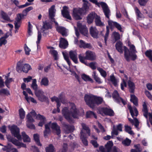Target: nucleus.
I'll list each match as a JSON object with an SVG mask.
<instances>
[{
  "label": "nucleus",
  "instance_id": "9",
  "mask_svg": "<svg viewBox=\"0 0 152 152\" xmlns=\"http://www.w3.org/2000/svg\"><path fill=\"white\" fill-rule=\"evenodd\" d=\"M39 100L41 102H49L48 98L44 95V92L41 89H39V91L35 94Z\"/></svg>",
  "mask_w": 152,
  "mask_h": 152
},
{
  "label": "nucleus",
  "instance_id": "61",
  "mask_svg": "<svg viewBox=\"0 0 152 152\" xmlns=\"http://www.w3.org/2000/svg\"><path fill=\"white\" fill-rule=\"evenodd\" d=\"M42 38V34L39 31L38 32V35H37V41L36 42L37 45L39 44L40 40H41Z\"/></svg>",
  "mask_w": 152,
  "mask_h": 152
},
{
  "label": "nucleus",
  "instance_id": "44",
  "mask_svg": "<svg viewBox=\"0 0 152 152\" xmlns=\"http://www.w3.org/2000/svg\"><path fill=\"white\" fill-rule=\"evenodd\" d=\"M145 54L146 56L152 62V50L150 49L147 50L145 52Z\"/></svg>",
  "mask_w": 152,
  "mask_h": 152
},
{
  "label": "nucleus",
  "instance_id": "15",
  "mask_svg": "<svg viewBox=\"0 0 152 152\" xmlns=\"http://www.w3.org/2000/svg\"><path fill=\"white\" fill-rule=\"evenodd\" d=\"M68 7L65 6L63 7V10L61 11V14L63 17L70 20H71L72 18L69 14V11L67 10Z\"/></svg>",
  "mask_w": 152,
  "mask_h": 152
},
{
  "label": "nucleus",
  "instance_id": "32",
  "mask_svg": "<svg viewBox=\"0 0 152 152\" xmlns=\"http://www.w3.org/2000/svg\"><path fill=\"white\" fill-rule=\"evenodd\" d=\"M45 129L43 132L44 136L45 137H46L50 133L51 130L50 127L48 126V125L45 124Z\"/></svg>",
  "mask_w": 152,
  "mask_h": 152
},
{
  "label": "nucleus",
  "instance_id": "1",
  "mask_svg": "<svg viewBox=\"0 0 152 152\" xmlns=\"http://www.w3.org/2000/svg\"><path fill=\"white\" fill-rule=\"evenodd\" d=\"M123 45L122 42L119 40L117 41L115 46L116 50L121 53H122L123 52ZM128 46L129 47V49L126 46L123 47L124 58L127 62L130 61V60L134 61L137 58V56L136 54L137 52L135 47L134 45L132 44L130 42H128Z\"/></svg>",
  "mask_w": 152,
  "mask_h": 152
},
{
  "label": "nucleus",
  "instance_id": "46",
  "mask_svg": "<svg viewBox=\"0 0 152 152\" xmlns=\"http://www.w3.org/2000/svg\"><path fill=\"white\" fill-rule=\"evenodd\" d=\"M50 53L53 56L54 59L57 60L58 59V53L57 51L55 50H50Z\"/></svg>",
  "mask_w": 152,
  "mask_h": 152
},
{
  "label": "nucleus",
  "instance_id": "19",
  "mask_svg": "<svg viewBox=\"0 0 152 152\" xmlns=\"http://www.w3.org/2000/svg\"><path fill=\"white\" fill-rule=\"evenodd\" d=\"M70 58L75 63L77 64L78 63L77 53L75 51L71 50L69 52Z\"/></svg>",
  "mask_w": 152,
  "mask_h": 152
},
{
  "label": "nucleus",
  "instance_id": "20",
  "mask_svg": "<svg viewBox=\"0 0 152 152\" xmlns=\"http://www.w3.org/2000/svg\"><path fill=\"white\" fill-rule=\"evenodd\" d=\"M78 27L81 34L85 36H87L88 33V31L86 26L81 24L80 26H78Z\"/></svg>",
  "mask_w": 152,
  "mask_h": 152
},
{
  "label": "nucleus",
  "instance_id": "39",
  "mask_svg": "<svg viewBox=\"0 0 152 152\" xmlns=\"http://www.w3.org/2000/svg\"><path fill=\"white\" fill-rule=\"evenodd\" d=\"M46 152H55V148L53 145L51 144L48 145V146L45 148Z\"/></svg>",
  "mask_w": 152,
  "mask_h": 152
},
{
  "label": "nucleus",
  "instance_id": "56",
  "mask_svg": "<svg viewBox=\"0 0 152 152\" xmlns=\"http://www.w3.org/2000/svg\"><path fill=\"white\" fill-rule=\"evenodd\" d=\"M33 122H27L26 125L27 128L32 129H35V125L33 123Z\"/></svg>",
  "mask_w": 152,
  "mask_h": 152
},
{
  "label": "nucleus",
  "instance_id": "25",
  "mask_svg": "<svg viewBox=\"0 0 152 152\" xmlns=\"http://www.w3.org/2000/svg\"><path fill=\"white\" fill-rule=\"evenodd\" d=\"M55 6L53 5L49 10V19H53L55 16Z\"/></svg>",
  "mask_w": 152,
  "mask_h": 152
},
{
  "label": "nucleus",
  "instance_id": "18",
  "mask_svg": "<svg viewBox=\"0 0 152 152\" xmlns=\"http://www.w3.org/2000/svg\"><path fill=\"white\" fill-rule=\"evenodd\" d=\"M68 43L67 40L64 38L61 37L59 44V47L61 48L65 49L68 47Z\"/></svg>",
  "mask_w": 152,
  "mask_h": 152
},
{
  "label": "nucleus",
  "instance_id": "49",
  "mask_svg": "<svg viewBox=\"0 0 152 152\" xmlns=\"http://www.w3.org/2000/svg\"><path fill=\"white\" fill-rule=\"evenodd\" d=\"M19 115L20 118L23 119L25 117V113L23 109L20 108L19 110Z\"/></svg>",
  "mask_w": 152,
  "mask_h": 152
},
{
  "label": "nucleus",
  "instance_id": "5",
  "mask_svg": "<svg viewBox=\"0 0 152 152\" xmlns=\"http://www.w3.org/2000/svg\"><path fill=\"white\" fill-rule=\"evenodd\" d=\"M91 1L95 3L99 7H100V5L103 9V12L106 17L109 19L110 11L106 3L103 2H101L100 3H98L97 1L96 0H91Z\"/></svg>",
  "mask_w": 152,
  "mask_h": 152
},
{
  "label": "nucleus",
  "instance_id": "26",
  "mask_svg": "<svg viewBox=\"0 0 152 152\" xmlns=\"http://www.w3.org/2000/svg\"><path fill=\"white\" fill-rule=\"evenodd\" d=\"M128 86L129 87V91L131 93H134L135 88V86L134 83L130 80L128 82Z\"/></svg>",
  "mask_w": 152,
  "mask_h": 152
},
{
  "label": "nucleus",
  "instance_id": "64",
  "mask_svg": "<svg viewBox=\"0 0 152 152\" xmlns=\"http://www.w3.org/2000/svg\"><path fill=\"white\" fill-rule=\"evenodd\" d=\"M145 93L146 96L152 101V95L150 92L147 90H146L145 91Z\"/></svg>",
  "mask_w": 152,
  "mask_h": 152
},
{
  "label": "nucleus",
  "instance_id": "11",
  "mask_svg": "<svg viewBox=\"0 0 152 152\" xmlns=\"http://www.w3.org/2000/svg\"><path fill=\"white\" fill-rule=\"evenodd\" d=\"M142 106V111L143 112V115L146 119H148V115L149 121L151 124L152 125V113H148L147 105L145 102L144 103Z\"/></svg>",
  "mask_w": 152,
  "mask_h": 152
},
{
  "label": "nucleus",
  "instance_id": "35",
  "mask_svg": "<svg viewBox=\"0 0 152 152\" xmlns=\"http://www.w3.org/2000/svg\"><path fill=\"white\" fill-rule=\"evenodd\" d=\"M23 141L25 142H30V138L26 134L25 132H23L21 133Z\"/></svg>",
  "mask_w": 152,
  "mask_h": 152
},
{
  "label": "nucleus",
  "instance_id": "48",
  "mask_svg": "<svg viewBox=\"0 0 152 152\" xmlns=\"http://www.w3.org/2000/svg\"><path fill=\"white\" fill-rule=\"evenodd\" d=\"M110 32V29L109 27L108 26H106V31L105 34V35L104 36V43L106 45H107V40L109 34Z\"/></svg>",
  "mask_w": 152,
  "mask_h": 152
},
{
  "label": "nucleus",
  "instance_id": "40",
  "mask_svg": "<svg viewBox=\"0 0 152 152\" xmlns=\"http://www.w3.org/2000/svg\"><path fill=\"white\" fill-rule=\"evenodd\" d=\"M92 76L96 82L99 84H101L102 83V82L101 81L100 78L96 75V73L95 71L93 72Z\"/></svg>",
  "mask_w": 152,
  "mask_h": 152
},
{
  "label": "nucleus",
  "instance_id": "30",
  "mask_svg": "<svg viewBox=\"0 0 152 152\" xmlns=\"http://www.w3.org/2000/svg\"><path fill=\"white\" fill-rule=\"evenodd\" d=\"M112 97L116 102L119 101V99L121 97L120 96L118 91L116 90H114L112 94Z\"/></svg>",
  "mask_w": 152,
  "mask_h": 152
},
{
  "label": "nucleus",
  "instance_id": "23",
  "mask_svg": "<svg viewBox=\"0 0 152 152\" xmlns=\"http://www.w3.org/2000/svg\"><path fill=\"white\" fill-rule=\"evenodd\" d=\"M63 125L65 131L68 133L72 132L74 130V126H70L64 123L63 124Z\"/></svg>",
  "mask_w": 152,
  "mask_h": 152
},
{
  "label": "nucleus",
  "instance_id": "62",
  "mask_svg": "<svg viewBox=\"0 0 152 152\" xmlns=\"http://www.w3.org/2000/svg\"><path fill=\"white\" fill-rule=\"evenodd\" d=\"M7 40L4 39V37H1L0 38V46L1 47L2 45H5L7 43Z\"/></svg>",
  "mask_w": 152,
  "mask_h": 152
},
{
  "label": "nucleus",
  "instance_id": "17",
  "mask_svg": "<svg viewBox=\"0 0 152 152\" xmlns=\"http://www.w3.org/2000/svg\"><path fill=\"white\" fill-rule=\"evenodd\" d=\"M128 108L129 110L130 114L132 118H134V116H137L138 114V112L137 108L134 107L132 108L131 105H128Z\"/></svg>",
  "mask_w": 152,
  "mask_h": 152
},
{
  "label": "nucleus",
  "instance_id": "21",
  "mask_svg": "<svg viewBox=\"0 0 152 152\" xmlns=\"http://www.w3.org/2000/svg\"><path fill=\"white\" fill-rule=\"evenodd\" d=\"M37 117L40 120V121L38 123V126H39L42 127L46 122V118L43 115H41L39 114L37 115Z\"/></svg>",
  "mask_w": 152,
  "mask_h": 152
},
{
  "label": "nucleus",
  "instance_id": "41",
  "mask_svg": "<svg viewBox=\"0 0 152 152\" xmlns=\"http://www.w3.org/2000/svg\"><path fill=\"white\" fill-rule=\"evenodd\" d=\"M86 117L87 118H91L94 117L95 118H97V116L94 112L89 111L87 112L86 113Z\"/></svg>",
  "mask_w": 152,
  "mask_h": 152
},
{
  "label": "nucleus",
  "instance_id": "54",
  "mask_svg": "<svg viewBox=\"0 0 152 152\" xmlns=\"http://www.w3.org/2000/svg\"><path fill=\"white\" fill-rule=\"evenodd\" d=\"M113 35L115 40L114 42H115L116 41H118V40L120 39V35L118 32L115 31L113 32Z\"/></svg>",
  "mask_w": 152,
  "mask_h": 152
},
{
  "label": "nucleus",
  "instance_id": "12",
  "mask_svg": "<svg viewBox=\"0 0 152 152\" xmlns=\"http://www.w3.org/2000/svg\"><path fill=\"white\" fill-rule=\"evenodd\" d=\"M100 112L101 114H104L105 115L110 116L114 115V113L113 110L106 107H102L100 110Z\"/></svg>",
  "mask_w": 152,
  "mask_h": 152
},
{
  "label": "nucleus",
  "instance_id": "28",
  "mask_svg": "<svg viewBox=\"0 0 152 152\" xmlns=\"http://www.w3.org/2000/svg\"><path fill=\"white\" fill-rule=\"evenodd\" d=\"M95 22L97 26L102 27L104 26V23L101 21L100 17L97 15L95 19Z\"/></svg>",
  "mask_w": 152,
  "mask_h": 152
},
{
  "label": "nucleus",
  "instance_id": "2",
  "mask_svg": "<svg viewBox=\"0 0 152 152\" xmlns=\"http://www.w3.org/2000/svg\"><path fill=\"white\" fill-rule=\"evenodd\" d=\"M70 106V111L68 107H64L61 111L62 115L69 122L72 121V116L74 118H77L79 113V110L76 108L74 103H71Z\"/></svg>",
  "mask_w": 152,
  "mask_h": 152
},
{
  "label": "nucleus",
  "instance_id": "42",
  "mask_svg": "<svg viewBox=\"0 0 152 152\" xmlns=\"http://www.w3.org/2000/svg\"><path fill=\"white\" fill-rule=\"evenodd\" d=\"M97 69L100 73L101 75L104 78H105L107 75L106 71L100 67H98Z\"/></svg>",
  "mask_w": 152,
  "mask_h": 152
},
{
  "label": "nucleus",
  "instance_id": "47",
  "mask_svg": "<svg viewBox=\"0 0 152 152\" xmlns=\"http://www.w3.org/2000/svg\"><path fill=\"white\" fill-rule=\"evenodd\" d=\"M82 78L86 81H93L92 79L90 78L89 76L85 74L81 75Z\"/></svg>",
  "mask_w": 152,
  "mask_h": 152
},
{
  "label": "nucleus",
  "instance_id": "8",
  "mask_svg": "<svg viewBox=\"0 0 152 152\" xmlns=\"http://www.w3.org/2000/svg\"><path fill=\"white\" fill-rule=\"evenodd\" d=\"M83 13V10L82 8H74L73 10L72 16L76 20H80L82 19V15Z\"/></svg>",
  "mask_w": 152,
  "mask_h": 152
},
{
  "label": "nucleus",
  "instance_id": "14",
  "mask_svg": "<svg viewBox=\"0 0 152 152\" xmlns=\"http://www.w3.org/2000/svg\"><path fill=\"white\" fill-rule=\"evenodd\" d=\"M51 129L53 130L56 131V134L58 136H61V130L60 126L57 124L56 122L52 123L51 125Z\"/></svg>",
  "mask_w": 152,
  "mask_h": 152
},
{
  "label": "nucleus",
  "instance_id": "50",
  "mask_svg": "<svg viewBox=\"0 0 152 152\" xmlns=\"http://www.w3.org/2000/svg\"><path fill=\"white\" fill-rule=\"evenodd\" d=\"M1 94H3L7 96L10 95V91L7 89L5 88H2L0 90V96Z\"/></svg>",
  "mask_w": 152,
  "mask_h": 152
},
{
  "label": "nucleus",
  "instance_id": "6",
  "mask_svg": "<svg viewBox=\"0 0 152 152\" xmlns=\"http://www.w3.org/2000/svg\"><path fill=\"white\" fill-rule=\"evenodd\" d=\"M31 69V66L28 64H23L20 61L18 62L17 64L16 70L19 73L23 71L25 73H27Z\"/></svg>",
  "mask_w": 152,
  "mask_h": 152
},
{
  "label": "nucleus",
  "instance_id": "59",
  "mask_svg": "<svg viewBox=\"0 0 152 152\" xmlns=\"http://www.w3.org/2000/svg\"><path fill=\"white\" fill-rule=\"evenodd\" d=\"M33 9V8L32 7H29L24 10L23 11V13H24L25 15H27L28 12L32 10Z\"/></svg>",
  "mask_w": 152,
  "mask_h": 152
},
{
  "label": "nucleus",
  "instance_id": "22",
  "mask_svg": "<svg viewBox=\"0 0 152 152\" xmlns=\"http://www.w3.org/2000/svg\"><path fill=\"white\" fill-rule=\"evenodd\" d=\"M80 138L81 140L83 145L86 146L88 145V142L86 139V134L83 132L82 130L80 133Z\"/></svg>",
  "mask_w": 152,
  "mask_h": 152
},
{
  "label": "nucleus",
  "instance_id": "4",
  "mask_svg": "<svg viewBox=\"0 0 152 152\" xmlns=\"http://www.w3.org/2000/svg\"><path fill=\"white\" fill-rule=\"evenodd\" d=\"M85 55L86 56H84L80 54L78 56V58L80 62L86 65H88L86 60L93 61L95 60L96 58L95 53L91 51H87L85 53Z\"/></svg>",
  "mask_w": 152,
  "mask_h": 152
},
{
  "label": "nucleus",
  "instance_id": "24",
  "mask_svg": "<svg viewBox=\"0 0 152 152\" xmlns=\"http://www.w3.org/2000/svg\"><path fill=\"white\" fill-rule=\"evenodd\" d=\"M89 31L90 34L92 37L95 38H98V32L96 29L91 26L90 28Z\"/></svg>",
  "mask_w": 152,
  "mask_h": 152
},
{
  "label": "nucleus",
  "instance_id": "13",
  "mask_svg": "<svg viewBox=\"0 0 152 152\" xmlns=\"http://www.w3.org/2000/svg\"><path fill=\"white\" fill-rule=\"evenodd\" d=\"M97 14L95 12H92L87 15L86 17V20L87 23L90 24L92 23L94 20L96 18Z\"/></svg>",
  "mask_w": 152,
  "mask_h": 152
},
{
  "label": "nucleus",
  "instance_id": "31",
  "mask_svg": "<svg viewBox=\"0 0 152 152\" xmlns=\"http://www.w3.org/2000/svg\"><path fill=\"white\" fill-rule=\"evenodd\" d=\"M12 134L13 135L19 132V129L17 126L15 125H12L10 129Z\"/></svg>",
  "mask_w": 152,
  "mask_h": 152
},
{
  "label": "nucleus",
  "instance_id": "16",
  "mask_svg": "<svg viewBox=\"0 0 152 152\" xmlns=\"http://www.w3.org/2000/svg\"><path fill=\"white\" fill-rule=\"evenodd\" d=\"M108 24L110 26L111 28H112L113 25L120 32H122L123 31L121 26L117 22L113 21L110 20H109L108 21Z\"/></svg>",
  "mask_w": 152,
  "mask_h": 152
},
{
  "label": "nucleus",
  "instance_id": "36",
  "mask_svg": "<svg viewBox=\"0 0 152 152\" xmlns=\"http://www.w3.org/2000/svg\"><path fill=\"white\" fill-rule=\"evenodd\" d=\"M134 10L138 19H140L144 18L143 14L141 12L139 9L137 7H135Z\"/></svg>",
  "mask_w": 152,
  "mask_h": 152
},
{
  "label": "nucleus",
  "instance_id": "53",
  "mask_svg": "<svg viewBox=\"0 0 152 152\" xmlns=\"http://www.w3.org/2000/svg\"><path fill=\"white\" fill-rule=\"evenodd\" d=\"M125 131L130 134H134L133 132L131 130V128L128 125L125 126Z\"/></svg>",
  "mask_w": 152,
  "mask_h": 152
},
{
  "label": "nucleus",
  "instance_id": "10",
  "mask_svg": "<svg viewBox=\"0 0 152 152\" xmlns=\"http://www.w3.org/2000/svg\"><path fill=\"white\" fill-rule=\"evenodd\" d=\"M42 23V26L41 28V30L43 34H47V32L45 31L52 28V23L51 22L47 21V20L43 21Z\"/></svg>",
  "mask_w": 152,
  "mask_h": 152
},
{
  "label": "nucleus",
  "instance_id": "63",
  "mask_svg": "<svg viewBox=\"0 0 152 152\" xmlns=\"http://www.w3.org/2000/svg\"><path fill=\"white\" fill-rule=\"evenodd\" d=\"M121 89L122 90L124 89V86L126 87L127 86V84L126 81L124 79H123L122 82L121 84Z\"/></svg>",
  "mask_w": 152,
  "mask_h": 152
},
{
  "label": "nucleus",
  "instance_id": "34",
  "mask_svg": "<svg viewBox=\"0 0 152 152\" xmlns=\"http://www.w3.org/2000/svg\"><path fill=\"white\" fill-rule=\"evenodd\" d=\"M34 139L37 145L39 146H42V144L40 142L39 135L37 134H35L33 135Z\"/></svg>",
  "mask_w": 152,
  "mask_h": 152
},
{
  "label": "nucleus",
  "instance_id": "55",
  "mask_svg": "<svg viewBox=\"0 0 152 152\" xmlns=\"http://www.w3.org/2000/svg\"><path fill=\"white\" fill-rule=\"evenodd\" d=\"M13 81L12 78H9L6 79L5 84L6 86L8 88H10V84Z\"/></svg>",
  "mask_w": 152,
  "mask_h": 152
},
{
  "label": "nucleus",
  "instance_id": "29",
  "mask_svg": "<svg viewBox=\"0 0 152 152\" xmlns=\"http://www.w3.org/2000/svg\"><path fill=\"white\" fill-rule=\"evenodd\" d=\"M130 101L132 102L136 106L138 105V99L134 94H131L130 95Z\"/></svg>",
  "mask_w": 152,
  "mask_h": 152
},
{
  "label": "nucleus",
  "instance_id": "52",
  "mask_svg": "<svg viewBox=\"0 0 152 152\" xmlns=\"http://www.w3.org/2000/svg\"><path fill=\"white\" fill-rule=\"evenodd\" d=\"M131 142V140L127 138L122 142V144L126 146H128L130 145Z\"/></svg>",
  "mask_w": 152,
  "mask_h": 152
},
{
  "label": "nucleus",
  "instance_id": "60",
  "mask_svg": "<svg viewBox=\"0 0 152 152\" xmlns=\"http://www.w3.org/2000/svg\"><path fill=\"white\" fill-rule=\"evenodd\" d=\"M24 50L25 54L27 55H29L30 54V52L31 50L26 44L24 45Z\"/></svg>",
  "mask_w": 152,
  "mask_h": 152
},
{
  "label": "nucleus",
  "instance_id": "3",
  "mask_svg": "<svg viewBox=\"0 0 152 152\" xmlns=\"http://www.w3.org/2000/svg\"><path fill=\"white\" fill-rule=\"evenodd\" d=\"M84 100L86 104L92 109H94L96 106L101 104L103 101L101 97L87 94H85Z\"/></svg>",
  "mask_w": 152,
  "mask_h": 152
},
{
  "label": "nucleus",
  "instance_id": "43",
  "mask_svg": "<svg viewBox=\"0 0 152 152\" xmlns=\"http://www.w3.org/2000/svg\"><path fill=\"white\" fill-rule=\"evenodd\" d=\"M1 15L2 18L4 20L9 21L10 20V18L7 14L3 10L1 11Z\"/></svg>",
  "mask_w": 152,
  "mask_h": 152
},
{
  "label": "nucleus",
  "instance_id": "45",
  "mask_svg": "<svg viewBox=\"0 0 152 152\" xmlns=\"http://www.w3.org/2000/svg\"><path fill=\"white\" fill-rule=\"evenodd\" d=\"M51 101L52 102L55 101L57 103V107H60L61 105V103L60 102V99L56 96H54L51 98Z\"/></svg>",
  "mask_w": 152,
  "mask_h": 152
},
{
  "label": "nucleus",
  "instance_id": "57",
  "mask_svg": "<svg viewBox=\"0 0 152 152\" xmlns=\"http://www.w3.org/2000/svg\"><path fill=\"white\" fill-rule=\"evenodd\" d=\"M68 148V145L67 143H64L63 148L59 150V152H66Z\"/></svg>",
  "mask_w": 152,
  "mask_h": 152
},
{
  "label": "nucleus",
  "instance_id": "33",
  "mask_svg": "<svg viewBox=\"0 0 152 152\" xmlns=\"http://www.w3.org/2000/svg\"><path fill=\"white\" fill-rule=\"evenodd\" d=\"M40 84L41 86H47L49 85V81L48 78L45 77H43L40 82Z\"/></svg>",
  "mask_w": 152,
  "mask_h": 152
},
{
  "label": "nucleus",
  "instance_id": "51",
  "mask_svg": "<svg viewBox=\"0 0 152 152\" xmlns=\"http://www.w3.org/2000/svg\"><path fill=\"white\" fill-rule=\"evenodd\" d=\"M62 54L64 59L66 61L69 66H70L71 64L68 56L67 54H65L64 52H62Z\"/></svg>",
  "mask_w": 152,
  "mask_h": 152
},
{
  "label": "nucleus",
  "instance_id": "58",
  "mask_svg": "<svg viewBox=\"0 0 152 152\" xmlns=\"http://www.w3.org/2000/svg\"><path fill=\"white\" fill-rule=\"evenodd\" d=\"M81 126L82 127L83 129L86 131L88 134L90 133V131L89 129V127L87 126L85 124L83 123H82L81 124Z\"/></svg>",
  "mask_w": 152,
  "mask_h": 152
},
{
  "label": "nucleus",
  "instance_id": "7",
  "mask_svg": "<svg viewBox=\"0 0 152 152\" xmlns=\"http://www.w3.org/2000/svg\"><path fill=\"white\" fill-rule=\"evenodd\" d=\"M113 145L112 141H109L105 145L104 147L101 146L99 148V150L101 152H110Z\"/></svg>",
  "mask_w": 152,
  "mask_h": 152
},
{
  "label": "nucleus",
  "instance_id": "37",
  "mask_svg": "<svg viewBox=\"0 0 152 152\" xmlns=\"http://www.w3.org/2000/svg\"><path fill=\"white\" fill-rule=\"evenodd\" d=\"M31 87L34 90L35 94L39 91V90H38V86L37 84V80L36 79L33 80Z\"/></svg>",
  "mask_w": 152,
  "mask_h": 152
},
{
  "label": "nucleus",
  "instance_id": "27",
  "mask_svg": "<svg viewBox=\"0 0 152 152\" xmlns=\"http://www.w3.org/2000/svg\"><path fill=\"white\" fill-rule=\"evenodd\" d=\"M15 148L12 147V145L10 143H8L7 145L4 146V148H2V150L6 152H11V151H13Z\"/></svg>",
  "mask_w": 152,
  "mask_h": 152
},
{
  "label": "nucleus",
  "instance_id": "38",
  "mask_svg": "<svg viewBox=\"0 0 152 152\" xmlns=\"http://www.w3.org/2000/svg\"><path fill=\"white\" fill-rule=\"evenodd\" d=\"M110 80L115 87L118 86L117 80L113 74L110 76Z\"/></svg>",
  "mask_w": 152,
  "mask_h": 152
}]
</instances>
